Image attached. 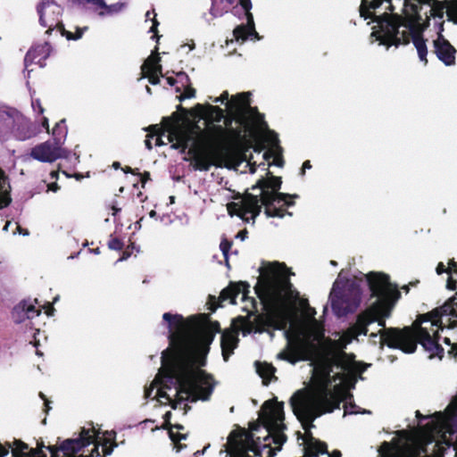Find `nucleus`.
<instances>
[{
	"label": "nucleus",
	"instance_id": "nucleus-45",
	"mask_svg": "<svg viewBox=\"0 0 457 457\" xmlns=\"http://www.w3.org/2000/svg\"><path fill=\"white\" fill-rule=\"evenodd\" d=\"M48 189L54 192H56L59 189V187L56 183H52L48 185Z\"/></svg>",
	"mask_w": 457,
	"mask_h": 457
},
{
	"label": "nucleus",
	"instance_id": "nucleus-63",
	"mask_svg": "<svg viewBox=\"0 0 457 457\" xmlns=\"http://www.w3.org/2000/svg\"><path fill=\"white\" fill-rule=\"evenodd\" d=\"M217 307H218V306H215V307L212 308V312H214V311L216 310V308H217Z\"/></svg>",
	"mask_w": 457,
	"mask_h": 457
},
{
	"label": "nucleus",
	"instance_id": "nucleus-17",
	"mask_svg": "<svg viewBox=\"0 0 457 457\" xmlns=\"http://www.w3.org/2000/svg\"><path fill=\"white\" fill-rule=\"evenodd\" d=\"M160 57L158 55L149 56L141 66L142 77L148 78L149 82L156 85L160 82L162 74V66L159 64Z\"/></svg>",
	"mask_w": 457,
	"mask_h": 457
},
{
	"label": "nucleus",
	"instance_id": "nucleus-23",
	"mask_svg": "<svg viewBox=\"0 0 457 457\" xmlns=\"http://www.w3.org/2000/svg\"><path fill=\"white\" fill-rule=\"evenodd\" d=\"M53 136V143L62 147L66 136H67V128L65 125V119L61 120L59 122L55 124L52 130Z\"/></svg>",
	"mask_w": 457,
	"mask_h": 457
},
{
	"label": "nucleus",
	"instance_id": "nucleus-43",
	"mask_svg": "<svg viewBox=\"0 0 457 457\" xmlns=\"http://www.w3.org/2000/svg\"><path fill=\"white\" fill-rule=\"evenodd\" d=\"M39 396L45 401V406H46V411L47 412L48 410L50 409L49 407V402L45 398V395L43 393H40L39 394Z\"/></svg>",
	"mask_w": 457,
	"mask_h": 457
},
{
	"label": "nucleus",
	"instance_id": "nucleus-12",
	"mask_svg": "<svg viewBox=\"0 0 457 457\" xmlns=\"http://www.w3.org/2000/svg\"><path fill=\"white\" fill-rule=\"evenodd\" d=\"M237 3H239L242 9L245 11L247 22L246 25H239L234 29L233 35L236 41L243 43L250 37L259 38L254 29L253 14L250 12L252 8L250 0H212L211 14L213 18L222 16Z\"/></svg>",
	"mask_w": 457,
	"mask_h": 457
},
{
	"label": "nucleus",
	"instance_id": "nucleus-25",
	"mask_svg": "<svg viewBox=\"0 0 457 457\" xmlns=\"http://www.w3.org/2000/svg\"><path fill=\"white\" fill-rule=\"evenodd\" d=\"M12 318L18 323L24 321L26 319H29L26 312V301L21 302L14 307L12 311Z\"/></svg>",
	"mask_w": 457,
	"mask_h": 457
},
{
	"label": "nucleus",
	"instance_id": "nucleus-35",
	"mask_svg": "<svg viewBox=\"0 0 457 457\" xmlns=\"http://www.w3.org/2000/svg\"><path fill=\"white\" fill-rule=\"evenodd\" d=\"M267 140L270 143L273 147H278V136L274 132L269 131Z\"/></svg>",
	"mask_w": 457,
	"mask_h": 457
},
{
	"label": "nucleus",
	"instance_id": "nucleus-37",
	"mask_svg": "<svg viewBox=\"0 0 457 457\" xmlns=\"http://www.w3.org/2000/svg\"><path fill=\"white\" fill-rule=\"evenodd\" d=\"M447 270L448 273L454 271L457 274V263L453 259L449 262Z\"/></svg>",
	"mask_w": 457,
	"mask_h": 457
},
{
	"label": "nucleus",
	"instance_id": "nucleus-39",
	"mask_svg": "<svg viewBox=\"0 0 457 457\" xmlns=\"http://www.w3.org/2000/svg\"><path fill=\"white\" fill-rule=\"evenodd\" d=\"M444 272H447L448 273V270L447 269L445 268V264L443 262H439L437 264V267H436V273L438 275L444 273Z\"/></svg>",
	"mask_w": 457,
	"mask_h": 457
},
{
	"label": "nucleus",
	"instance_id": "nucleus-16",
	"mask_svg": "<svg viewBox=\"0 0 457 457\" xmlns=\"http://www.w3.org/2000/svg\"><path fill=\"white\" fill-rule=\"evenodd\" d=\"M434 47L436 56L445 65L451 66L455 63L456 49L441 34L434 40Z\"/></svg>",
	"mask_w": 457,
	"mask_h": 457
},
{
	"label": "nucleus",
	"instance_id": "nucleus-2",
	"mask_svg": "<svg viewBox=\"0 0 457 457\" xmlns=\"http://www.w3.org/2000/svg\"><path fill=\"white\" fill-rule=\"evenodd\" d=\"M214 103L225 104V111L218 106L197 104V116L207 122H220L225 120L223 128L213 125L206 135L199 126L188 121H182L177 114L162 119V127L152 125L147 130L157 136L155 145L165 143L162 136L168 133L167 138L174 149L192 155V165L197 170H209L212 166L232 167L237 169L243 162L249 167L250 173H254L256 162L248 152L253 148L250 143L234 145L231 142L240 139L253 128L254 112L250 106L249 93H240L229 98L228 91L212 99Z\"/></svg>",
	"mask_w": 457,
	"mask_h": 457
},
{
	"label": "nucleus",
	"instance_id": "nucleus-61",
	"mask_svg": "<svg viewBox=\"0 0 457 457\" xmlns=\"http://www.w3.org/2000/svg\"><path fill=\"white\" fill-rule=\"evenodd\" d=\"M261 165H262V166H263V170H267V169L265 168V163H264V162L261 163Z\"/></svg>",
	"mask_w": 457,
	"mask_h": 457
},
{
	"label": "nucleus",
	"instance_id": "nucleus-47",
	"mask_svg": "<svg viewBox=\"0 0 457 457\" xmlns=\"http://www.w3.org/2000/svg\"><path fill=\"white\" fill-rule=\"evenodd\" d=\"M167 82L170 85V86H174L177 82V79L172 78V77H168L167 78Z\"/></svg>",
	"mask_w": 457,
	"mask_h": 457
},
{
	"label": "nucleus",
	"instance_id": "nucleus-60",
	"mask_svg": "<svg viewBox=\"0 0 457 457\" xmlns=\"http://www.w3.org/2000/svg\"><path fill=\"white\" fill-rule=\"evenodd\" d=\"M254 151H255V152H257L258 154H260V153H261V149H256V148H254Z\"/></svg>",
	"mask_w": 457,
	"mask_h": 457
},
{
	"label": "nucleus",
	"instance_id": "nucleus-34",
	"mask_svg": "<svg viewBox=\"0 0 457 457\" xmlns=\"http://www.w3.org/2000/svg\"><path fill=\"white\" fill-rule=\"evenodd\" d=\"M177 77H178L179 81L181 84V87L190 84L189 77L185 72L177 73Z\"/></svg>",
	"mask_w": 457,
	"mask_h": 457
},
{
	"label": "nucleus",
	"instance_id": "nucleus-38",
	"mask_svg": "<svg viewBox=\"0 0 457 457\" xmlns=\"http://www.w3.org/2000/svg\"><path fill=\"white\" fill-rule=\"evenodd\" d=\"M40 122H41V126L46 130V132L50 133L48 119L46 117L43 116L41 118Z\"/></svg>",
	"mask_w": 457,
	"mask_h": 457
},
{
	"label": "nucleus",
	"instance_id": "nucleus-62",
	"mask_svg": "<svg viewBox=\"0 0 457 457\" xmlns=\"http://www.w3.org/2000/svg\"><path fill=\"white\" fill-rule=\"evenodd\" d=\"M176 91H177V92H179V91H180V87H178L176 88Z\"/></svg>",
	"mask_w": 457,
	"mask_h": 457
},
{
	"label": "nucleus",
	"instance_id": "nucleus-3",
	"mask_svg": "<svg viewBox=\"0 0 457 457\" xmlns=\"http://www.w3.org/2000/svg\"><path fill=\"white\" fill-rule=\"evenodd\" d=\"M169 329L170 346L162 353V367L155 378L145 387L144 397L150 398L155 387L160 404L177 409L185 401L208 400L215 383L201 367L215 334L220 331L218 321H208L203 327L187 330L183 317L165 312L162 316Z\"/></svg>",
	"mask_w": 457,
	"mask_h": 457
},
{
	"label": "nucleus",
	"instance_id": "nucleus-27",
	"mask_svg": "<svg viewBox=\"0 0 457 457\" xmlns=\"http://www.w3.org/2000/svg\"><path fill=\"white\" fill-rule=\"evenodd\" d=\"M105 434L108 436V437H106L104 439V442L103 443L104 455H110L113 451V447L117 446V444L113 443V445H112V446H107V444L114 439L115 433L113 431H111V432H106Z\"/></svg>",
	"mask_w": 457,
	"mask_h": 457
},
{
	"label": "nucleus",
	"instance_id": "nucleus-26",
	"mask_svg": "<svg viewBox=\"0 0 457 457\" xmlns=\"http://www.w3.org/2000/svg\"><path fill=\"white\" fill-rule=\"evenodd\" d=\"M174 428H176L177 429H184V427L181 425H175ZM169 434H170V439L172 440V442L175 445V447L177 448V451L178 452L180 451L184 447V445L182 444H180V440L186 439L187 435L175 433L173 430V427H171L170 428Z\"/></svg>",
	"mask_w": 457,
	"mask_h": 457
},
{
	"label": "nucleus",
	"instance_id": "nucleus-22",
	"mask_svg": "<svg viewBox=\"0 0 457 457\" xmlns=\"http://www.w3.org/2000/svg\"><path fill=\"white\" fill-rule=\"evenodd\" d=\"M10 189L11 186L8 178L4 174V170L0 169V209L8 206L11 204L12 198L10 196Z\"/></svg>",
	"mask_w": 457,
	"mask_h": 457
},
{
	"label": "nucleus",
	"instance_id": "nucleus-1",
	"mask_svg": "<svg viewBox=\"0 0 457 457\" xmlns=\"http://www.w3.org/2000/svg\"><path fill=\"white\" fill-rule=\"evenodd\" d=\"M371 295L377 297L376 302L364 312L358 316L356 323L345 332L332 346L337 352L317 351L312 360V386L296 391L291 397L290 404L294 414L301 422L303 428L308 431L314 427L313 421L325 412H331L345 402L344 410L346 414L370 413L352 402L353 395L348 392L353 388L358 378L365 371L366 366L348 358L343 349L353 339L367 335V327L378 322L382 327L378 333H371L370 337L377 338L386 328L385 319L390 315V303L400 297V292L389 278L381 273L370 272L366 275ZM381 347L382 344L379 340Z\"/></svg>",
	"mask_w": 457,
	"mask_h": 457
},
{
	"label": "nucleus",
	"instance_id": "nucleus-28",
	"mask_svg": "<svg viewBox=\"0 0 457 457\" xmlns=\"http://www.w3.org/2000/svg\"><path fill=\"white\" fill-rule=\"evenodd\" d=\"M26 312L29 319H33L40 314V310L37 309L32 303L28 301H26Z\"/></svg>",
	"mask_w": 457,
	"mask_h": 457
},
{
	"label": "nucleus",
	"instance_id": "nucleus-29",
	"mask_svg": "<svg viewBox=\"0 0 457 457\" xmlns=\"http://www.w3.org/2000/svg\"><path fill=\"white\" fill-rule=\"evenodd\" d=\"M155 12H154V10L153 11H147L146 13H145V18H146V21L147 20H151L153 24L149 29L150 32H155L156 31V29H157V26L159 24V22L157 21V20L155 19Z\"/></svg>",
	"mask_w": 457,
	"mask_h": 457
},
{
	"label": "nucleus",
	"instance_id": "nucleus-52",
	"mask_svg": "<svg viewBox=\"0 0 457 457\" xmlns=\"http://www.w3.org/2000/svg\"><path fill=\"white\" fill-rule=\"evenodd\" d=\"M10 224H11V222H10V221H7V222L5 223V225L4 226V228H3V230H4V231H8Z\"/></svg>",
	"mask_w": 457,
	"mask_h": 457
},
{
	"label": "nucleus",
	"instance_id": "nucleus-56",
	"mask_svg": "<svg viewBox=\"0 0 457 457\" xmlns=\"http://www.w3.org/2000/svg\"><path fill=\"white\" fill-rule=\"evenodd\" d=\"M444 342L447 345H451L450 339L448 337H445Z\"/></svg>",
	"mask_w": 457,
	"mask_h": 457
},
{
	"label": "nucleus",
	"instance_id": "nucleus-18",
	"mask_svg": "<svg viewBox=\"0 0 457 457\" xmlns=\"http://www.w3.org/2000/svg\"><path fill=\"white\" fill-rule=\"evenodd\" d=\"M50 53L51 46L48 43L34 46L29 50L25 56L24 62L26 68H28L29 63H37L40 67H44L46 65L45 61L49 56Z\"/></svg>",
	"mask_w": 457,
	"mask_h": 457
},
{
	"label": "nucleus",
	"instance_id": "nucleus-15",
	"mask_svg": "<svg viewBox=\"0 0 457 457\" xmlns=\"http://www.w3.org/2000/svg\"><path fill=\"white\" fill-rule=\"evenodd\" d=\"M329 300L335 314L338 317L345 315L352 312L360 302V292L358 289H353L350 296L346 291L341 292L338 290L337 282L334 284L329 295Z\"/></svg>",
	"mask_w": 457,
	"mask_h": 457
},
{
	"label": "nucleus",
	"instance_id": "nucleus-55",
	"mask_svg": "<svg viewBox=\"0 0 457 457\" xmlns=\"http://www.w3.org/2000/svg\"><path fill=\"white\" fill-rule=\"evenodd\" d=\"M112 166H113L115 169H118V168L120 167V162H113Z\"/></svg>",
	"mask_w": 457,
	"mask_h": 457
},
{
	"label": "nucleus",
	"instance_id": "nucleus-4",
	"mask_svg": "<svg viewBox=\"0 0 457 457\" xmlns=\"http://www.w3.org/2000/svg\"><path fill=\"white\" fill-rule=\"evenodd\" d=\"M287 269L284 265L270 266L261 274L254 287L266 311L264 316L258 317L257 325L251 323L243 317L240 321V329L244 335L254 332L262 333L265 328L284 330L287 340V349L279 353L278 358L295 363V353L291 347L303 350H314L316 344L320 343L324 337L323 326L314 318L303 324L291 323V312L288 299L291 296L292 285L289 281Z\"/></svg>",
	"mask_w": 457,
	"mask_h": 457
},
{
	"label": "nucleus",
	"instance_id": "nucleus-24",
	"mask_svg": "<svg viewBox=\"0 0 457 457\" xmlns=\"http://www.w3.org/2000/svg\"><path fill=\"white\" fill-rule=\"evenodd\" d=\"M255 366L257 373L263 378V380L266 381V383L274 378L276 369L271 364L257 361Z\"/></svg>",
	"mask_w": 457,
	"mask_h": 457
},
{
	"label": "nucleus",
	"instance_id": "nucleus-8",
	"mask_svg": "<svg viewBox=\"0 0 457 457\" xmlns=\"http://www.w3.org/2000/svg\"><path fill=\"white\" fill-rule=\"evenodd\" d=\"M453 447L457 457V395L445 412H435L431 420L420 427L418 436L403 446L384 442L381 457H443Z\"/></svg>",
	"mask_w": 457,
	"mask_h": 457
},
{
	"label": "nucleus",
	"instance_id": "nucleus-10",
	"mask_svg": "<svg viewBox=\"0 0 457 457\" xmlns=\"http://www.w3.org/2000/svg\"><path fill=\"white\" fill-rule=\"evenodd\" d=\"M98 431L94 427L83 428L78 438L64 440L59 448L46 447L51 457H98ZM44 445L29 448L21 440L4 445L0 442V457H5L11 451L12 457H47L43 452Z\"/></svg>",
	"mask_w": 457,
	"mask_h": 457
},
{
	"label": "nucleus",
	"instance_id": "nucleus-50",
	"mask_svg": "<svg viewBox=\"0 0 457 457\" xmlns=\"http://www.w3.org/2000/svg\"><path fill=\"white\" fill-rule=\"evenodd\" d=\"M112 215L113 216H115L120 211V208H118V207H116L114 205L112 207Z\"/></svg>",
	"mask_w": 457,
	"mask_h": 457
},
{
	"label": "nucleus",
	"instance_id": "nucleus-7",
	"mask_svg": "<svg viewBox=\"0 0 457 457\" xmlns=\"http://www.w3.org/2000/svg\"><path fill=\"white\" fill-rule=\"evenodd\" d=\"M445 327H457V294L439 308L420 315L411 327L403 329L389 328L381 332V342L390 348L400 349L405 353H412L420 343L430 357L439 356L444 352L438 344V331Z\"/></svg>",
	"mask_w": 457,
	"mask_h": 457
},
{
	"label": "nucleus",
	"instance_id": "nucleus-59",
	"mask_svg": "<svg viewBox=\"0 0 457 457\" xmlns=\"http://www.w3.org/2000/svg\"><path fill=\"white\" fill-rule=\"evenodd\" d=\"M330 263H331L332 265H337V262H336L335 261H331V262H330Z\"/></svg>",
	"mask_w": 457,
	"mask_h": 457
},
{
	"label": "nucleus",
	"instance_id": "nucleus-31",
	"mask_svg": "<svg viewBox=\"0 0 457 457\" xmlns=\"http://www.w3.org/2000/svg\"><path fill=\"white\" fill-rule=\"evenodd\" d=\"M108 246L112 250H121L123 243L119 238L113 237L109 240Z\"/></svg>",
	"mask_w": 457,
	"mask_h": 457
},
{
	"label": "nucleus",
	"instance_id": "nucleus-30",
	"mask_svg": "<svg viewBox=\"0 0 457 457\" xmlns=\"http://www.w3.org/2000/svg\"><path fill=\"white\" fill-rule=\"evenodd\" d=\"M184 87V91L183 93L179 96V99L180 101L186 99V98H191V97H194L195 96V89L193 87H191L190 84H187L186 86L183 87Z\"/></svg>",
	"mask_w": 457,
	"mask_h": 457
},
{
	"label": "nucleus",
	"instance_id": "nucleus-46",
	"mask_svg": "<svg viewBox=\"0 0 457 457\" xmlns=\"http://www.w3.org/2000/svg\"><path fill=\"white\" fill-rule=\"evenodd\" d=\"M79 3L87 4V8L90 9L92 5V0H77Z\"/></svg>",
	"mask_w": 457,
	"mask_h": 457
},
{
	"label": "nucleus",
	"instance_id": "nucleus-57",
	"mask_svg": "<svg viewBox=\"0 0 457 457\" xmlns=\"http://www.w3.org/2000/svg\"><path fill=\"white\" fill-rule=\"evenodd\" d=\"M145 90L148 94H152L151 88L148 86L145 87Z\"/></svg>",
	"mask_w": 457,
	"mask_h": 457
},
{
	"label": "nucleus",
	"instance_id": "nucleus-48",
	"mask_svg": "<svg viewBox=\"0 0 457 457\" xmlns=\"http://www.w3.org/2000/svg\"><path fill=\"white\" fill-rule=\"evenodd\" d=\"M129 256V253L124 252L122 256L118 260V262L124 261V260L128 259Z\"/></svg>",
	"mask_w": 457,
	"mask_h": 457
},
{
	"label": "nucleus",
	"instance_id": "nucleus-58",
	"mask_svg": "<svg viewBox=\"0 0 457 457\" xmlns=\"http://www.w3.org/2000/svg\"><path fill=\"white\" fill-rule=\"evenodd\" d=\"M237 237H241L242 238H244V237H245V236H244L243 232H240V233L237 235Z\"/></svg>",
	"mask_w": 457,
	"mask_h": 457
},
{
	"label": "nucleus",
	"instance_id": "nucleus-32",
	"mask_svg": "<svg viewBox=\"0 0 457 457\" xmlns=\"http://www.w3.org/2000/svg\"><path fill=\"white\" fill-rule=\"evenodd\" d=\"M31 106L35 112H37L40 115L44 113L45 110H44L39 99H32Z\"/></svg>",
	"mask_w": 457,
	"mask_h": 457
},
{
	"label": "nucleus",
	"instance_id": "nucleus-53",
	"mask_svg": "<svg viewBox=\"0 0 457 457\" xmlns=\"http://www.w3.org/2000/svg\"><path fill=\"white\" fill-rule=\"evenodd\" d=\"M156 215H157V213H156V212H155V211H154V210H152V211L149 212V216H150L151 218H155V217H156Z\"/></svg>",
	"mask_w": 457,
	"mask_h": 457
},
{
	"label": "nucleus",
	"instance_id": "nucleus-20",
	"mask_svg": "<svg viewBox=\"0 0 457 457\" xmlns=\"http://www.w3.org/2000/svg\"><path fill=\"white\" fill-rule=\"evenodd\" d=\"M248 287L249 286L243 282L231 284L220 292L219 300L220 303L228 301L229 303H236V298L239 295H242V300H245L249 292Z\"/></svg>",
	"mask_w": 457,
	"mask_h": 457
},
{
	"label": "nucleus",
	"instance_id": "nucleus-14",
	"mask_svg": "<svg viewBox=\"0 0 457 457\" xmlns=\"http://www.w3.org/2000/svg\"><path fill=\"white\" fill-rule=\"evenodd\" d=\"M29 156L41 162H54L59 158L73 160L74 163L79 162V156L76 154H71L52 141H46L34 146L30 150Z\"/></svg>",
	"mask_w": 457,
	"mask_h": 457
},
{
	"label": "nucleus",
	"instance_id": "nucleus-49",
	"mask_svg": "<svg viewBox=\"0 0 457 457\" xmlns=\"http://www.w3.org/2000/svg\"><path fill=\"white\" fill-rule=\"evenodd\" d=\"M450 353H453V355L457 356V345L452 346Z\"/></svg>",
	"mask_w": 457,
	"mask_h": 457
},
{
	"label": "nucleus",
	"instance_id": "nucleus-33",
	"mask_svg": "<svg viewBox=\"0 0 457 457\" xmlns=\"http://www.w3.org/2000/svg\"><path fill=\"white\" fill-rule=\"evenodd\" d=\"M231 247V242L224 239L220 242V248L224 255V257L228 258V253Z\"/></svg>",
	"mask_w": 457,
	"mask_h": 457
},
{
	"label": "nucleus",
	"instance_id": "nucleus-40",
	"mask_svg": "<svg viewBox=\"0 0 457 457\" xmlns=\"http://www.w3.org/2000/svg\"><path fill=\"white\" fill-rule=\"evenodd\" d=\"M153 137H154V135H152V133H151V134L147 135L146 139L145 140V145L148 150H151L153 148L152 143H151V138H153Z\"/></svg>",
	"mask_w": 457,
	"mask_h": 457
},
{
	"label": "nucleus",
	"instance_id": "nucleus-51",
	"mask_svg": "<svg viewBox=\"0 0 457 457\" xmlns=\"http://www.w3.org/2000/svg\"><path fill=\"white\" fill-rule=\"evenodd\" d=\"M143 220V218H141L139 220H137L136 223H135V228L136 229H139L141 228V222Z\"/></svg>",
	"mask_w": 457,
	"mask_h": 457
},
{
	"label": "nucleus",
	"instance_id": "nucleus-9",
	"mask_svg": "<svg viewBox=\"0 0 457 457\" xmlns=\"http://www.w3.org/2000/svg\"><path fill=\"white\" fill-rule=\"evenodd\" d=\"M281 183L280 178L278 177L261 178L252 187V190L258 191V194H245L240 201L228 204V213L249 221L250 219L254 220L259 215L262 205H264L267 216L283 217L285 210L282 207L292 205L293 203L287 202V195L278 192Z\"/></svg>",
	"mask_w": 457,
	"mask_h": 457
},
{
	"label": "nucleus",
	"instance_id": "nucleus-44",
	"mask_svg": "<svg viewBox=\"0 0 457 457\" xmlns=\"http://www.w3.org/2000/svg\"><path fill=\"white\" fill-rule=\"evenodd\" d=\"M170 417H171V412L170 411H167L164 414L163 419H164V421H165L166 425H168L170 423Z\"/></svg>",
	"mask_w": 457,
	"mask_h": 457
},
{
	"label": "nucleus",
	"instance_id": "nucleus-11",
	"mask_svg": "<svg viewBox=\"0 0 457 457\" xmlns=\"http://www.w3.org/2000/svg\"><path fill=\"white\" fill-rule=\"evenodd\" d=\"M38 132L31 121L17 110L0 107V140H6L12 134L15 139L25 141Z\"/></svg>",
	"mask_w": 457,
	"mask_h": 457
},
{
	"label": "nucleus",
	"instance_id": "nucleus-13",
	"mask_svg": "<svg viewBox=\"0 0 457 457\" xmlns=\"http://www.w3.org/2000/svg\"><path fill=\"white\" fill-rule=\"evenodd\" d=\"M37 12L40 25L47 28L46 34H50L53 30L56 29L57 32L62 36H65L69 40L79 39L87 29V27L82 29L77 28L75 35L66 30L61 20L62 9L53 0H42L37 5Z\"/></svg>",
	"mask_w": 457,
	"mask_h": 457
},
{
	"label": "nucleus",
	"instance_id": "nucleus-41",
	"mask_svg": "<svg viewBox=\"0 0 457 457\" xmlns=\"http://www.w3.org/2000/svg\"><path fill=\"white\" fill-rule=\"evenodd\" d=\"M312 168V165H311V162L310 161H305L303 164V168H302V172L301 174L302 175H304V172H305V170L306 169H311Z\"/></svg>",
	"mask_w": 457,
	"mask_h": 457
},
{
	"label": "nucleus",
	"instance_id": "nucleus-42",
	"mask_svg": "<svg viewBox=\"0 0 457 457\" xmlns=\"http://www.w3.org/2000/svg\"><path fill=\"white\" fill-rule=\"evenodd\" d=\"M16 230L19 234H21L23 236H28L29 231L27 229L22 228L21 226H17Z\"/></svg>",
	"mask_w": 457,
	"mask_h": 457
},
{
	"label": "nucleus",
	"instance_id": "nucleus-64",
	"mask_svg": "<svg viewBox=\"0 0 457 457\" xmlns=\"http://www.w3.org/2000/svg\"><path fill=\"white\" fill-rule=\"evenodd\" d=\"M131 170V168H127V170H125V171H130Z\"/></svg>",
	"mask_w": 457,
	"mask_h": 457
},
{
	"label": "nucleus",
	"instance_id": "nucleus-19",
	"mask_svg": "<svg viewBox=\"0 0 457 457\" xmlns=\"http://www.w3.org/2000/svg\"><path fill=\"white\" fill-rule=\"evenodd\" d=\"M126 7V2H118L112 4H107L104 0H92V5L89 10L96 12L100 17H106L118 14Z\"/></svg>",
	"mask_w": 457,
	"mask_h": 457
},
{
	"label": "nucleus",
	"instance_id": "nucleus-21",
	"mask_svg": "<svg viewBox=\"0 0 457 457\" xmlns=\"http://www.w3.org/2000/svg\"><path fill=\"white\" fill-rule=\"evenodd\" d=\"M237 344L238 337L237 333L228 330L222 333L220 346L225 361H227L229 356L234 353V350L237 347Z\"/></svg>",
	"mask_w": 457,
	"mask_h": 457
},
{
	"label": "nucleus",
	"instance_id": "nucleus-6",
	"mask_svg": "<svg viewBox=\"0 0 457 457\" xmlns=\"http://www.w3.org/2000/svg\"><path fill=\"white\" fill-rule=\"evenodd\" d=\"M283 403L266 401L250 431H233L220 457H274L287 441Z\"/></svg>",
	"mask_w": 457,
	"mask_h": 457
},
{
	"label": "nucleus",
	"instance_id": "nucleus-54",
	"mask_svg": "<svg viewBox=\"0 0 457 457\" xmlns=\"http://www.w3.org/2000/svg\"><path fill=\"white\" fill-rule=\"evenodd\" d=\"M51 178L52 179H56L57 178V171H52L51 172Z\"/></svg>",
	"mask_w": 457,
	"mask_h": 457
},
{
	"label": "nucleus",
	"instance_id": "nucleus-36",
	"mask_svg": "<svg viewBox=\"0 0 457 457\" xmlns=\"http://www.w3.org/2000/svg\"><path fill=\"white\" fill-rule=\"evenodd\" d=\"M446 287L449 290H455L457 288V282L453 278L452 276H450L447 279Z\"/></svg>",
	"mask_w": 457,
	"mask_h": 457
},
{
	"label": "nucleus",
	"instance_id": "nucleus-5",
	"mask_svg": "<svg viewBox=\"0 0 457 457\" xmlns=\"http://www.w3.org/2000/svg\"><path fill=\"white\" fill-rule=\"evenodd\" d=\"M427 4L431 16L442 18L446 13L457 22V0L445 4L436 0H361L360 14L364 20L372 19L376 25L370 35L379 45L398 46L413 43L419 58L428 62V49L422 37L425 26L420 11Z\"/></svg>",
	"mask_w": 457,
	"mask_h": 457
}]
</instances>
